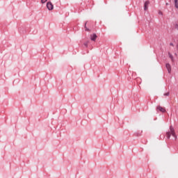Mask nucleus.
<instances>
[{"mask_svg":"<svg viewBox=\"0 0 178 178\" xmlns=\"http://www.w3.org/2000/svg\"><path fill=\"white\" fill-rule=\"evenodd\" d=\"M97 38H98V36L97 35L96 33H93V34L90 35L91 41H95V40H97Z\"/></svg>","mask_w":178,"mask_h":178,"instance_id":"nucleus-4","label":"nucleus"},{"mask_svg":"<svg viewBox=\"0 0 178 178\" xmlns=\"http://www.w3.org/2000/svg\"><path fill=\"white\" fill-rule=\"evenodd\" d=\"M170 132H167L166 133V137L167 138H170V136H172V137H175V140L176 138H177V136H176V133L175 132V129L173 128V127L170 126Z\"/></svg>","mask_w":178,"mask_h":178,"instance_id":"nucleus-1","label":"nucleus"},{"mask_svg":"<svg viewBox=\"0 0 178 178\" xmlns=\"http://www.w3.org/2000/svg\"><path fill=\"white\" fill-rule=\"evenodd\" d=\"M165 5H166V6H168V5H169V3H166Z\"/></svg>","mask_w":178,"mask_h":178,"instance_id":"nucleus-14","label":"nucleus"},{"mask_svg":"<svg viewBox=\"0 0 178 178\" xmlns=\"http://www.w3.org/2000/svg\"><path fill=\"white\" fill-rule=\"evenodd\" d=\"M163 95H164V97H169V95H170V92H167L166 93H164Z\"/></svg>","mask_w":178,"mask_h":178,"instance_id":"nucleus-10","label":"nucleus"},{"mask_svg":"<svg viewBox=\"0 0 178 178\" xmlns=\"http://www.w3.org/2000/svg\"><path fill=\"white\" fill-rule=\"evenodd\" d=\"M83 45L87 48L88 47V41L83 43Z\"/></svg>","mask_w":178,"mask_h":178,"instance_id":"nucleus-11","label":"nucleus"},{"mask_svg":"<svg viewBox=\"0 0 178 178\" xmlns=\"http://www.w3.org/2000/svg\"><path fill=\"white\" fill-rule=\"evenodd\" d=\"M159 13V15H162V12H160V13Z\"/></svg>","mask_w":178,"mask_h":178,"instance_id":"nucleus-15","label":"nucleus"},{"mask_svg":"<svg viewBox=\"0 0 178 178\" xmlns=\"http://www.w3.org/2000/svg\"><path fill=\"white\" fill-rule=\"evenodd\" d=\"M165 67H166L168 73L170 74L171 72H172V66H170V63H166L165 64Z\"/></svg>","mask_w":178,"mask_h":178,"instance_id":"nucleus-3","label":"nucleus"},{"mask_svg":"<svg viewBox=\"0 0 178 178\" xmlns=\"http://www.w3.org/2000/svg\"><path fill=\"white\" fill-rule=\"evenodd\" d=\"M168 55H169V58H170L172 62H175V58H173V56L170 53H168Z\"/></svg>","mask_w":178,"mask_h":178,"instance_id":"nucleus-8","label":"nucleus"},{"mask_svg":"<svg viewBox=\"0 0 178 178\" xmlns=\"http://www.w3.org/2000/svg\"><path fill=\"white\" fill-rule=\"evenodd\" d=\"M175 6L177 9H178V0H175Z\"/></svg>","mask_w":178,"mask_h":178,"instance_id":"nucleus-9","label":"nucleus"},{"mask_svg":"<svg viewBox=\"0 0 178 178\" xmlns=\"http://www.w3.org/2000/svg\"><path fill=\"white\" fill-rule=\"evenodd\" d=\"M148 5H149V1H146L144 3V10H148Z\"/></svg>","mask_w":178,"mask_h":178,"instance_id":"nucleus-6","label":"nucleus"},{"mask_svg":"<svg viewBox=\"0 0 178 178\" xmlns=\"http://www.w3.org/2000/svg\"><path fill=\"white\" fill-rule=\"evenodd\" d=\"M170 45L171 46V47H173V43H170Z\"/></svg>","mask_w":178,"mask_h":178,"instance_id":"nucleus-13","label":"nucleus"},{"mask_svg":"<svg viewBox=\"0 0 178 178\" xmlns=\"http://www.w3.org/2000/svg\"><path fill=\"white\" fill-rule=\"evenodd\" d=\"M157 111H160V112H162L163 113H165V112H166V109H165V108L161 106H157Z\"/></svg>","mask_w":178,"mask_h":178,"instance_id":"nucleus-5","label":"nucleus"},{"mask_svg":"<svg viewBox=\"0 0 178 178\" xmlns=\"http://www.w3.org/2000/svg\"><path fill=\"white\" fill-rule=\"evenodd\" d=\"M47 8L48 10H54V4L51 1L47 3Z\"/></svg>","mask_w":178,"mask_h":178,"instance_id":"nucleus-2","label":"nucleus"},{"mask_svg":"<svg viewBox=\"0 0 178 178\" xmlns=\"http://www.w3.org/2000/svg\"><path fill=\"white\" fill-rule=\"evenodd\" d=\"M47 1H48V0H41V2H42V3H45V2H47Z\"/></svg>","mask_w":178,"mask_h":178,"instance_id":"nucleus-12","label":"nucleus"},{"mask_svg":"<svg viewBox=\"0 0 178 178\" xmlns=\"http://www.w3.org/2000/svg\"><path fill=\"white\" fill-rule=\"evenodd\" d=\"M87 23H88V22H86V23H85V26H84V27H85V31H90V29H88V28L87 27Z\"/></svg>","mask_w":178,"mask_h":178,"instance_id":"nucleus-7","label":"nucleus"}]
</instances>
